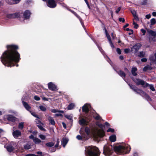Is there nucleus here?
Here are the masks:
<instances>
[{"mask_svg":"<svg viewBox=\"0 0 156 156\" xmlns=\"http://www.w3.org/2000/svg\"><path fill=\"white\" fill-rule=\"evenodd\" d=\"M24 127V122H21L19 123L18 128L20 129H22Z\"/></svg>","mask_w":156,"mask_h":156,"instance_id":"nucleus-33","label":"nucleus"},{"mask_svg":"<svg viewBox=\"0 0 156 156\" xmlns=\"http://www.w3.org/2000/svg\"><path fill=\"white\" fill-rule=\"evenodd\" d=\"M6 117L8 121L13 122H14L16 120V118L11 115H7Z\"/></svg>","mask_w":156,"mask_h":156,"instance_id":"nucleus-12","label":"nucleus"},{"mask_svg":"<svg viewBox=\"0 0 156 156\" xmlns=\"http://www.w3.org/2000/svg\"><path fill=\"white\" fill-rule=\"evenodd\" d=\"M131 12L133 16L136 15V12L134 10L132 9L131 10Z\"/></svg>","mask_w":156,"mask_h":156,"instance_id":"nucleus-51","label":"nucleus"},{"mask_svg":"<svg viewBox=\"0 0 156 156\" xmlns=\"http://www.w3.org/2000/svg\"><path fill=\"white\" fill-rule=\"evenodd\" d=\"M148 38L150 42H151L152 41L154 42L156 41V39L155 37H153V36L152 37L151 36H149Z\"/></svg>","mask_w":156,"mask_h":156,"instance_id":"nucleus-25","label":"nucleus"},{"mask_svg":"<svg viewBox=\"0 0 156 156\" xmlns=\"http://www.w3.org/2000/svg\"><path fill=\"white\" fill-rule=\"evenodd\" d=\"M119 21L120 22H122V23H124L125 21V20L123 18H119Z\"/></svg>","mask_w":156,"mask_h":156,"instance_id":"nucleus-52","label":"nucleus"},{"mask_svg":"<svg viewBox=\"0 0 156 156\" xmlns=\"http://www.w3.org/2000/svg\"><path fill=\"white\" fill-rule=\"evenodd\" d=\"M109 139L111 142H114L116 140V136L115 135H113L110 136Z\"/></svg>","mask_w":156,"mask_h":156,"instance_id":"nucleus-26","label":"nucleus"},{"mask_svg":"<svg viewBox=\"0 0 156 156\" xmlns=\"http://www.w3.org/2000/svg\"><path fill=\"white\" fill-rule=\"evenodd\" d=\"M85 154L86 156H99L100 152L96 147L90 146L86 148Z\"/></svg>","mask_w":156,"mask_h":156,"instance_id":"nucleus-3","label":"nucleus"},{"mask_svg":"<svg viewBox=\"0 0 156 156\" xmlns=\"http://www.w3.org/2000/svg\"><path fill=\"white\" fill-rule=\"evenodd\" d=\"M65 117L69 120L73 121V116L71 115H66L65 116Z\"/></svg>","mask_w":156,"mask_h":156,"instance_id":"nucleus-35","label":"nucleus"},{"mask_svg":"<svg viewBox=\"0 0 156 156\" xmlns=\"http://www.w3.org/2000/svg\"><path fill=\"white\" fill-rule=\"evenodd\" d=\"M39 136V137L43 140H44L45 139L46 136L43 134L40 135Z\"/></svg>","mask_w":156,"mask_h":156,"instance_id":"nucleus-43","label":"nucleus"},{"mask_svg":"<svg viewBox=\"0 0 156 156\" xmlns=\"http://www.w3.org/2000/svg\"><path fill=\"white\" fill-rule=\"evenodd\" d=\"M115 150L118 154H125L128 153L130 150V146L126 144H123L116 147Z\"/></svg>","mask_w":156,"mask_h":156,"instance_id":"nucleus-2","label":"nucleus"},{"mask_svg":"<svg viewBox=\"0 0 156 156\" xmlns=\"http://www.w3.org/2000/svg\"><path fill=\"white\" fill-rule=\"evenodd\" d=\"M47 5L48 7L52 8H54L56 6V4L54 0H48Z\"/></svg>","mask_w":156,"mask_h":156,"instance_id":"nucleus-8","label":"nucleus"},{"mask_svg":"<svg viewBox=\"0 0 156 156\" xmlns=\"http://www.w3.org/2000/svg\"><path fill=\"white\" fill-rule=\"evenodd\" d=\"M85 131L87 135H89L91 133L95 137H97V136H101L103 134V131H99L96 128H92L90 129L87 127L85 128Z\"/></svg>","mask_w":156,"mask_h":156,"instance_id":"nucleus-4","label":"nucleus"},{"mask_svg":"<svg viewBox=\"0 0 156 156\" xmlns=\"http://www.w3.org/2000/svg\"><path fill=\"white\" fill-rule=\"evenodd\" d=\"M93 116L96 120H99L101 119V117L98 114L93 115Z\"/></svg>","mask_w":156,"mask_h":156,"instance_id":"nucleus-36","label":"nucleus"},{"mask_svg":"<svg viewBox=\"0 0 156 156\" xmlns=\"http://www.w3.org/2000/svg\"><path fill=\"white\" fill-rule=\"evenodd\" d=\"M116 51L118 54H121V51L119 48H117L116 49Z\"/></svg>","mask_w":156,"mask_h":156,"instance_id":"nucleus-55","label":"nucleus"},{"mask_svg":"<svg viewBox=\"0 0 156 156\" xmlns=\"http://www.w3.org/2000/svg\"><path fill=\"white\" fill-rule=\"evenodd\" d=\"M132 79L137 85H140L143 87H144V86H147L148 85V83H145L143 80L138 78H134L133 77H132Z\"/></svg>","mask_w":156,"mask_h":156,"instance_id":"nucleus-7","label":"nucleus"},{"mask_svg":"<svg viewBox=\"0 0 156 156\" xmlns=\"http://www.w3.org/2000/svg\"><path fill=\"white\" fill-rule=\"evenodd\" d=\"M151 61H153L154 60V57L153 56H151L149 58Z\"/></svg>","mask_w":156,"mask_h":156,"instance_id":"nucleus-57","label":"nucleus"},{"mask_svg":"<svg viewBox=\"0 0 156 156\" xmlns=\"http://www.w3.org/2000/svg\"><path fill=\"white\" fill-rule=\"evenodd\" d=\"M48 86L49 90L52 91H56L58 90L57 86L51 82L48 83Z\"/></svg>","mask_w":156,"mask_h":156,"instance_id":"nucleus-10","label":"nucleus"},{"mask_svg":"<svg viewBox=\"0 0 156 156\" xmlns=\"http://www.w3.org/2000/svg\"><path fill=\"white\" fill-rule=\"evenodd\" d=\"M105 34L106 36L107 37V38H108L109 41H111L110 36L109 35V34L107 30L105 28Z\"/></svg>","mask_w":156,"mask_h":156,"instance_id":"nucleus-30","label":"nucleus"},{"mask_svg":"<svg viewBox=\"0 0 156 156\" xmlns=\"http://www.w3.org/2000/svg\"><path fill=\"white\" fill-rule=\"evenodd\" d=\"M151 25H153L156 23V20L154 18H152L151 20Z\"/></svg>","mask_w":156,"mask_h":156,"instance_id":"nucleus-42","label":"nucleus"},{"mask_svg":"<svg viewBox=\"0 0 156 156\" xmlns=\"http://www.w3.org/2000/svg\"><path fill=\"white\" fill-rule=\"evenodd\" d=\"M97 46L99 50L101 51L102 54H103L104 55V51L102 50V48L100 47L98 45H97Z\"/></svg>","mask_w":156,"mask_h":156,"instance_id":"nucleus-48","label":"nucleus"},{"mask_svg":"<svg viewBox=\"0 0 156 156\" xmlns=\"http://www.w3.org/2000/svg\"><path fill=\"white\" fill-rule=\"evenodd\" d=\"M112 145H105L104 147L103 153L106 156H109L112 153Z\"/></svg>","mask_w":156,"mask_h":156,"instance_id":"nucleus-6","label":"nucleus"},{"mask_svg":"<svg viewBox=\"0 0 156 156\" xmlns=\"http://www.w3.org/2000/svg\"><path fill=\"white\" fill-rule=\"evenodd\" d=\"M36 122L37 123H38L39 124L41 123V122L40 120V119L39 118H37L36 119Z\"/></svg>","mask_w":156,"mask_h":156,"instance_id":"nucleus-54","label":"nucleus"},{"mask_svg":"<svg viewBox=\"0 0 156 156\" xmlns=\"http://www.w3.org/2000/svg\"><path fill=\"white\" fill-rule=\"evenodd\" d=\"M12 133L13 136L15 138H17L21 134V132L18 130H13Z\"/></svg>","mask_w":156,"mask_h":156,"instance_id":"nucleus-11","label":"nucleus"},{"mask_svg":"<svg viewBox=\"0 0 156 156\" xmlns=\"http://www.w3.org/2000/svg\"><path fill=\"white\" fill-rule=\"evenodd\" d=\"M150 87V89L152 91H155V89L154 88V86L152 85H150L148 84V85L147 86H144V87Z\"/></svg>","mask_w":156,"mask_h":156,"instance_id":"nucleus-37","label":"nucleus"},{"mask_svg":"<svg viewBox=\"0 0 156 156\" xmlns=\"http://www.w3.org/2000/svg\"><path fill=\"white\" fill-rule=\"evenodd\" d=\"M116 71L118 74L121 77H122L125 80L124 78L125 77L126 75L124 73L123 71L121 70Z\"/></svg>","mask_w":156,"mask_h":156,"instance_id":"nucleus-18","label":"nucleus"},{"mask_svg":"<svg viewBox=\"0 0 156 156\" xmlns=\"http://www.w3.org/2000/svg\"><path fill=\"white\" fill-rule=\"evenodd\" d=\"M25 156H37V155L34 154H28L26 155Z\"/></svg>","mask_w":156,"mask_h":156,"instance_id":"nucleus-60","label":"nucleus"},{"mask_svg":"<svg viewBox=\"0 0 156 156\" xmlns=\"http://www.w3.org/2000/svg\"><path fill=\"white\" fill-rule=\"evenodd\" d=\"M128 85L130 88L134 91L136 92L137 93L140 94L141 95L145 98L148 101H151V99L147 94L143 91L138 89L136 86L133 85L130 83H129Z\"/></svg>","mask_w":156,"mask_h":156,"instance_id":"nucleus-5","label":"nucleus"},{"mask_svg":"<svg viewBox=\"0 0 156 156\" xmlns=\"http://www.w3.org/2000/svg\"><path fill=\"white\" fill-rule=\"evenodd\" d=\"M38 128L41 130H42L43 131H45V129L43 128V127L41 126H39V125H38Z\"/></svg>","mask_w":156,"mask_h":156,"instance_id":"nucleus-46","label":"nucleus"},{"mask_svg":"<svg viewBox=\"0 0 156 156\" xmlns=\"http://www.w3.org/2000/svg\"><path fill=\"white\" fill-rule=\"evenodd\" d=\"M148 33L149 35V36H153V37H155L156 36L155 32L151 30H149L148 31Z\"/></svg>","mask_w":156,"mask_h":156,"instance_id":"nucleus-23","label":"nucleus"},{"mask_svg":"<svg viewBox=\"0 0 156 156\" xmlns=\"http://www.w3.org/2000/svg\"><path fill=\"white\" fill-rule=\"evenodd\" d=\"M39 108L42 111H45L46 110V108L45 106L43 105H41L39 106Z\"/></svg>","mask_w":156,"mask_h":156,"instance_id":"nucleus-40","label":"nucleus"},{"mask_svg":"<svg viewBox=\"0 0 156 156\" xmlns=\"http://www.w3.org/2000/svg\"><path fill=\"white\" fill-rule=\"evenodd\" d=\"M147 60L146 58H143L141 59V61L143 62H146Z\"/></svg>","mask_w":156,"mask_h":156,"instance_id":"nucleus-63","label":"nucleus"},{"mask_svg":"<svg viewBox=\"0 0 156 156\" xmlns=\"http://www.w3.org/2000/svg\"><path fill=\"white\" fill-rule=\"evenodd\" d=\"M31 13L29 10H26L24 13L23 16L24 19H27L29 18Z\"/></svg>","mask_w":156,"mask_h":156,"instance_id":"nucleus-13","label":"nucleus"},{"mask_svg":"<svg viewBox=\"0 0 156 156\" xmlns=\"http://www.w3.org/2000/svg\"><path fill=\"white\" fill-rule=\"evenodd\" d=\"M13 1V4H16L19 3L20 0H12Z\"/></svg>","mask_w":156,"mask_h":156,"instance_id":"nucleus-45","label":"nucleus"},{"mask_svg":"<svg viewBox=\"0 0 156 156\" xmlns=\"http://www.w3.org/2000/svg\"><path fill=\"white\" fill-rule=\"evenodd\" d=\"M121 8L120 7H119L115 11V12L116 13H118L120 11Z\"/></svg>","mask_w":156,"mask_h":156,"instance_id":"nucleus-59","label":"nucleus"},{"mask_svg":"<svg viewBox=\"0 0 156 156\" xmlns=\"http://www.w3.org/2000/svg\"><path fill=\"white\" fill-rule=\"evenodd\" d=\"M74 13L73 14L79 20L81 25L83 26V27H84V24L83 22L82 21V19L79 16H78L77 15V14L76 13V12Z\"/></svg>","mask_w":156,"mask_h":156,"instance_id":"nucleus-24","label":"nucleus"},{"mask_svg":"<svg viewBox=\"0 0 156 156\" xmlns=\"http://www.w3.org/2000/svg\"><path fill=\"white\" fill-rule=\"evenodd\" d=\"M7 50L3 53L1 57V60L6 66H14L19 62L20 59V54L16 51L18 46L12 45H7Z\"/></svg>","mask_w":156,"mask_h":156,"instance_id":"nucleus-1","label":"nucleus"},{"mask_svg":"<svg viewBox=\"0 0 156 156\" xmlns=\"http://www.w3.org/2000/svg\"><path fill=\"white\" fill-rule=\"evenodd\" d=\"M145 54V52L144 51H140L138 56L140 57H143L144 56Z\"/></svg>","mask_w":156,"mask_h":156,"instance_id":"nucleus-39","label":"nucleus"},{"mask_svg":"<svg viewBox=\"0 0 156 156\" xmlns=\"http://www.w3.org/2000/svg\"><path fill=\"white\" fill-rule=\"evenodd\" d=\"M68 141V139L66 138H63L62 140V146L65 147Z\"/></svg>","mask_w":156,"mask_h":156,"instance_id":"nucleus-21","label":"nucleus"},{"mask_svg":"<svg viewBox=\"0 0 156 156\" xmlns=\"http://www.w3.org/2000/svg\"><path fill=\"white\" fill-rule=\"evenodd\" d=\"M31 114L33 116H34L37 118H39V117L38 115L36 114V113L34 112H32L30 111Z\"/></svg>","mask_w":156,"mask_h":156,"instance_id":"nucleus-41","label":"nucleus"},{"mask_svg":"<svg viewBox=\"0 0 156 156\" xmlns=\"http://www.w3.org/2000/svg\"><path fill=\"white\" fill-rule=\"evenodd\" d=\"M22 102L23 104L24 107L25 108L27 111H30L31 107L28 105V104L27 103L24 101H22Z\"/></svg>","mask_w":156,"mask_h":156,"instance_id":"nucleus-14","label":"nucleus"},{"mask_svg":"<svg viewBox=\"0 0 156 156\" xmlns=\"http://www.w3.org/2000/svg\"><path fill=\"white\" fill-rule=\"evenodd\" d=\"M151 69H152V68L151 66L147 65L144 68L143 70L144 71H146L148 70H151Z\"/></svg>","mask_w":156,"mask_h":156,"instance_id":"nucleus-29","label":"nucleus"},{"mask_svg":"<svg viewBox=\"0 0 156 156\" xmlns=\"http://www.w3.org/2000/svg\"><path fill=\"white\" fill-rule=\"evenodd\" d=\"M114 129H113L111 128L108 129L107 130V132H110L112 133H113L114 132Z\"/></svg>","mask_w":156,"mask_h":156,"instance_id":"nucleus-49","label":"nucleus"},{"mask_svg":"<svg viewBox=\"0 0 156 156\" xmlns=\"http://www.w3.org/2000/svg\"><path fill=\"white\" fill-rule=\"evenodd\" d=\"M55 116H57V117L62 116V115L61 114L59 113L56 114H55Z\"/></svg>","mask_w":156,"mask_h":156,"instance_id":"nucleus-62","label":"nucleus"},{"mask_svg":"<svg viewBox=\"0 0 156 156\" xmlns=\"http://www.w3.org/2000/svg\"><path fill=\"white\" fill-rule=\"evenodd\" d=\"M109 44H110V46H111V47L112 48H114V46L113 44L112 43V41H109Z\"/></svg>","mask_w":156,"mask_h":156,"instance_id":"nucleus-56","label":"nucleus"},{"mask_svg":"<svg viewBox=\"0 0 156 156\" xmlns=\"http://www.w3.org/2000/svg\"><path fill=\"white\" fill-rule=\"evenodd\" d=\"M137 70V69L136 67H133L132 69L131 72L132 74L134 76H136L137 75V73H136V71Z\"/></svg>","mask_w":156,"mask_h":156,"instance_id":"nucleus-22","label":"nucleus"},{"mask_svg":"<svg viewBox=\"0 0 156 156\" xmlns=\"http://www.w3.org/2000/svg\"><path fill=\"white\" fill-rule=\"evenodd\" d=\"M20 16V14L19 12H16L14 13L7 14L6 17L9 19H14L18 18Z\"/></svg>","mask_w":156,"mask_h":156,"instance_id":"nucleus-9","label":"nucleus"},{"mask_svg":"<svg viewBox=\"0 0 156 156\" xmlns=\"http://www.w3.org/2000/svg\"><path fill=\"white\" fill-rule=\"evenodd\" d=\"M7 149L8 151L11 152L13 150L14 148L11 145H9L7 147Z\"/></svg>","mask_w":156,"mask_h":156,"instance_id":"nucleus-31","label":"nucleus"},{"mask_svg":"<svg viewBox=\"0 0 156 156\" xmlns=\"http://www.w3.org/2000/svg\"><path fill=\"white\" fill-rule=\"evenodd\" d=\"M79 123L81 125H86L88 124V123L84 119H82L79 121Z\"/></svg>","mask_w":156,"mask_h":156,"instance_id":"nucleus-19","label":"nucleus"},{"mask_svg":"<svg viewBox=\"0 0 156 156\" xmlns=\"http://www.w3.org/2000/svg\"><path fill=\"white\" fill-rule=\"evenodd\" d=\"M75 106V104L73 103L69 104L67 107V109L68 110L73 109Z\"/></svg>","mask_w":156,"mask_h":156,"instance_id":"nucleus-27","label":"nucleus"},{"mask_svg":"<svg viewBox=\"0 0 156 156\" xmlns=\"http://www.w3.org/2000/svg\"><path fill=\"white\" fill-rule=\"evenodd\" d=\"M51 112L53 113L60 112L62 113H64V111H63L58 110L55 109H51Z\"/></svg>","mask_w":156,"mask_h":156,"instance_id":"nucleus-32","label":"nucleus"},{"mask_svg":"<svg viewBox=\"0 0 156 156\" xmlns=\"http://www.w3.org/2000/svg\"><path fill=\"white\" fill-rule=\"evenodd\" d=\"M76 138L78 140H81L82 139V138L81 136L79 135H78L76 136Z\"/></svg>","mask_w":156,"mask_h":156,"instance_id":"nucleus-58","label":"nucleus"},{"mask_svg":"<svg viewBox=\"0 0 156 156\" xmlns=\"http://www.w3.org/2000/svg\"><path fill=\"white\" fill-rule=\"evenodd\" d=\"M34 99L36 101H39L40 100V98L38 96H35L34 97Z\"/></svg>","mask_w":156,"mask_h":156,"instance_id":"nucleus-50","label":"nucleus"},{"mask_svg":"<svg viewBox=\"0 0 156 156\" xmlns=\"http://www.w3.org/2000/svg\"><path fill=\"white\" fill-rule=\"evenodd\" d=\"M90 106V105L89 104H85L82 107L83 111L86 113L88 112L89 111V107Z\"/></svg>","mask_w":156,"mask_h":156,"instance_id":"nucleus-15","label":"nucleus"},{"mask_svg":"<svg viewBox=\"0 0 156 156\" xmlns=\"http://www.w3.org/2000/svg\"><path fill=\"white\" fill-rule=\"evenodd\" d=\"M48 119L51 125H55V122L52 117L50 116H48Z\"/></svg>","mask_w":156,"mask_h":156,"instance_id":"nucleus-20","label":"nucleus"},{"mask_svg":"<svg viewBox=\"0 0 156 156\" xmlns=\"http://www.w3.org/2000/svg\"><path fill=\"white\" fill-rule=\"evenodd\" d=\"M31 146L28 144H27L24 145V148L25 149H28L30 148Z\"/></svg>","mask_w":156,"mask_h":156,"instance_id":"nucleus-38","label":"nucleus"},{"mask_svg":"<svg viewBox=\"0 0 156 156\" xmlns=\"http://www.w3.org/2000/svg\"><path fill=\"white\" fill-rule=\"evenodd\" d=\"M99 128H100V129H99L97 127H94V128H97L99 131H103V135L101 136H97V137H102L103 136H104V135H105V133H104V130H103V125L101 124H100L99 125H98V126Z\"/></svg>","mask_w":156,"mask_h":156,"instance_id":"nucleus-17","label":"nucleus"},{"mask_svg":"<svg viewBox=\"0 0 156 156\" xmlns=\"http://www.w3.org/2000/svg\"><path fill=\"white\" fill-rule=\"evenodd\" d=\"M141 31L142 32V33H143V35H145V34L146 32V30L144 29H141Z\"/></svg>","mask_w":156,"mask_h":156,"instance_id":"nucleus-53","label":"nucleus"},{"mask_svg":"<svg viewBox=\"0 0 156 156\" xmlns=\"http://www.w3.org/2000/svg\"><path fill=\"white\" fill-rule=\"evenodd\" d=\"M134 19L136 20H138L139 19L137 17V16L136 15H135L133 16Z\"/></svg>","mask_w":156,"mask_h":156,"instance_id":"nucleus-61","label":"nucleus"},{"mask_svg":"<svg viewBox=\"0 0 156 156\" xmlns=\"http://www.w3.org/2000/svg\"><path fill=\"white\" fill-rule=\"evenodd\" d=\"M147 0H144V1H143V2H142V3H141L142 5H145L147 3Z\"/></svg>","mask_w":156,"mask_h":156,"instance_id":"nucleus-64","label":"nucleus"},{"mask_svg":"<svg viewBox=\"0 0 156 156\" xmlns=\"http://www.w3.org/2000/svg\"><path fill=\"white\" fill-rule=\"evenodd\" d=\"M33 141L36 144H38L41 142V141L40 139L37 138H35L34 139Z\"/></svg>","mask_w":156,"mask_h":156,"instance_id":"nucleus-28","label":"nucleus"},{"mask_svg":"<svg viewBox=\"0 0 156 156\" xmlns=\"http://www.w3.org/2000/svg\"><path fill=\"white\" fill-rule=\"evenodd\" d=\"M141 46V44L139 43H138L135 44L133 47V49L135 50V51L136 52L140 48Z\"/></svg>","mask_w":156,"mask_h":156,"instance_id":"nucleus-16","label":"nucleus"},{"mask_svg":"<svg viewBox=\"0 0 156 156\" xmlns=\"http://www.w3.org/2000/svg\"><path fill=\"white\" fill-rule=\"evenodd\" d=\"M54 144L52 142H49L45 144V145L48 147H51L54 146Z\"/></svg>","mask_w":156,"mask_h":156,"instance_id":"nucleus-34","label":"nucleus"},{"mask_svg":"<svg viewBox=\"0 0 156 156\" xmlns=\"http://www.w3.org/2000/svg\"><path fill=\"white\" fill-rule=\"evenodd\" d=\"M133 24L134 25V28L136 29H137L138 27V25L134 21H133Z\"/></svg>","mask_w":156,"mask_h":156,"instance_id":"nucleus-44","label":"nucleus"},{"mask_svg":"<svg viewBox=\"0 0 156 156\" xmlns=\"http://www.w3.org/2000/svg\"><path fill=\"white\" fill-rule=\"evenodd\" d=\"M59 143V139H57L56 141V144L55 145V147H57L58 146Z\"/></svg>","mask_w":156,"mask_h":156,"instance_id":"nucleus-47","label":"nucleus"}]
</instances>
